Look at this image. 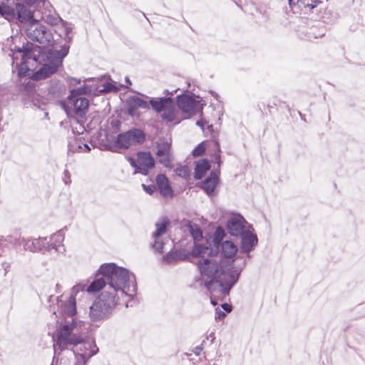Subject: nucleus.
I'll return each instance as SVG.
<instances>
[{
  "label": "nucleus",
  "mask_w": 365,
  "mask_h": 365,
  "mask_svg": "<svg viewBox=\"0 0 365 365\" xmlns=\"http://www.w3.org/2000/svg\"><path fill=\"white\" fill-rule=\"evenodd\" d=\"M96 275L108 279V285L90 306L89 318L93 322H99L109 318L120 300L131 295L130 282L133 277L129 271L114 263H104L100 266Z\"/></svg>",
  "instance_id": "f257e3e1"
},
{
  "label": "nucleus",
  "mask_w": 365,
  "mask_h": 365,
  "mask_svg": "<svg viewBox=\"0 0 365 365\" xmlns=\"http://www.w3.org/2000/svg\"><path fill=\"white\" fill-rule=\"evenodd\" d=\"M197 266L200 278L196 279L194 286H203L216 297L228 294L242 271L240 268L230 269L227 263L217 255L199 259Z\"/></svg>",
  "instance_id": "f03ea898"
},
{
  "label": "nucleus",
  "mask_w": 365,
  "mask_h": 365,
  "mask_svg": "<svg viewBox=\"0 0 365 365\" xmlns=\"http://www.w3.org/2000/svg\"><path fill=\"white\" fill-rule=\"evenodd\" d=\"M68 51L69 46L64 45L60 50L51 49L47 52L38 51V55H36L35 51L24 47V50L19 51L22 61L19 66L18 75L19 76L30 75V73L36 68L34 65L39 63L41 67L32 73V78L36 81L45 79L56 72L62 63L63 58L68 53Z\"/></svg>",
  "instance_id": "7ed1b4c3"
},
{
  "label": "nucleus",
  "mask_w": 365,
  "mask_h": 365,
  "mask_svg": "<svg viewBox=\"0 0 365 365\" xmlns=\"http://www.w3.org/2000/svg\"><path fill=\"white\" fill-rule=\"evenodd\" d=\"M59 324L56 331V338L53 344L54 358L58 360L62 351H71L76 342L80 340L81 335L73 334V329L75 321L73 317H58Z\"/></svg>",
  "instance_id": "20e7f679"
},
{
  "label": "nucleus",
  "mask_w": 365,
  "mask_h": 365,
  "mask_svg": "<svg viewBox=\"0 0 365 365\" xmlns=\"http://www.w3.org/2000/svg\"><path fill=\"white\" fill-rule=\"evenodd\" d=\"M88 300V294L86 289V284L79 283L74 285L70 292L69 296L64 294L57 298L58 309L53 312L56 317H73L76 313V303H86Z\"/></svg>",
  "instance_id": "39448f33"
},
{
  "label": "nucleus",
  "mask_w": 365,
  "mask_h": 365,
  "mask_svg": "<svg viewBox=\"0 0 365 365\" xmlns=\"http://www.w3.org/2000/svg\"><path fill=\"white\" fill-rule=\"evenodd\" d=\"M150 104L153 109L160 114L161 118L167 122L179 123L182 118L176 110L171 98H152Z\"/></svg>",
  "instance_id": "423d86ee"
},
{
  "label": "nucleus",
  "mask_w": 365,
  "mask_h": 365,
  "mask_svg": "<svg viewBox=\"0 0 365 365\" xmlns=\"http://www.w3.org/2000/svg\"><path fill=\"white\" fill-rule=\"evenodd\" d=\"M70 351L75 356L73 365H86L88 360L98 352V348L93 340H85L81 336Z\"/></svg>",
  "instance_id": "0eeeda50"
},
{
  "label": "nucleus",
  "mask_w": 365,
  "mask_h": 365,
  "mask_svg": "<svg viewBox=\"0 0 365 365\" xmlns=\"http://www.w3.org/2000/svg\"><path fill=\"white\" fill-rule=\"evenodd\" d=\"M145 140V135L139 129H132L127 132L119 134L111 148L112 151H117L118 149H128L130 147L141 144Z\"/></svg>",
  "instance_id": "6e6552de"
},
{
  "label": "nucleus",
  "mask_w": 365,
  "mask_h": 365,
  "mask_svg": "<svg viewBox=\"0 0 365 365\" xmlns=\"http://www.w3.org/2000/svg\"><path fill=\"white\" fill-rule=\"evenodd\" d=\"M92 82H96L95 85L85 84L84 86L71 91L68 98L70 100L76 98L78 96L82 94L107 93L113 91H116V88L106 79L101 80H91Z\"/></svg>",
  "instance_id": "1a4fd4ad"
},
{
  "label": "nucleus",
  "mask_w": 365,
  "mask_h": 365,
  "mask_svg": "<svg viewBox=\"0 0 365 365\" xmlns=\"http://www.w3.org/2000/svg\"><path fill=\"white\" fill-rule=\"evenodd\" d=\"M27 37L41 44H48L53 39V34L38 20L31 21L26 28Z\"/></svg>",
  "instance_id": "9d476101"
},
{
  "label": "nucleus",
  "mask_w": 365,
  "mask_h": 365,
  "mask_svg": "<svg viewBox=\"0 0 365 365\" xmlns=\"http://www.w3.org/2000/svg\"><path fill=\"white\" fill-rule=\"evenodd\" d=\"M185 231L190 234L195 241V246L191 252L192 257H198L200 259L211 256L210 248L197 242L202 238V232L197 225L188 222L185 225Z\"/></svg>",
  "instance_id": "9b49d317"
},
{
  "label": "nucleus",
  "mask_w": 365,
  "mask_h": 365,
  "mask_svg": "<svg viewBox=\"0 0 365 365\" xmlns=\"http://www.w3.org/2000/svg\"><path fill=\"white\" fill-rule=\"evenodd\" d=\"M177 103L179 109L182 111V119L201 112L204 106L202 99L199 97L195 98L190 95L179 96L177 98Z\"/></svg>",
  "instance_id": "f8f14e48"
},
{
  "label": "nucleus",
  "mask_w": 365,
  "mask_h": 365,
  "mask_svg": "<svg viewBox=\"0 0 365 365\" xmlns=\"http://www.w3.org/2000/svg\"><path fill=\"white\" fill-rule=\"evenodd\" d=\"M169 221L166 218L159 219L155 225V230L152 234V246L155 252H163L165 244L163 235L167 232Z\"/></svg>",
  "instance_id": "ddd939ff"
},
{
  "label": "nucleus",
  "mask_w": 365,
  "mask_h": 365,
  "mask_svg": "<svg viewBox=\"0 0 365 365\" xmlns=\"http://www.w3.org/2000/svg\"><path fill=\"white\" fill-rule=\"evenodd\" d=\"M170 147L171 141L169 139H159L157 142L156 157L158 161L165 168H172L173 165Z\"/></svg>",
  "instance_id": "4468645a"
},
{
  "label": "nucleus",
  "mask_w": 365,
  "mask_h": 365,
  "mask_svg": "<svg viewBox=\"0 0 365 365\" xmlns=\"http://www.w3.org/2000/svg\"><path fill=\"white\" fill-rule=\"evenodd\" d=\"M8 242L10 243H14V245H18L20 243L24 244V249L26 251H29L31 252H36L38 251H41L43 249L46 250V241L47 237H38L36 239H16L14 238L12 235H9L8 237Z\"/></svg>",
  "instance_id": "2eb2a0df"
},
{
  "label": "nucleus",
  "mask_w": 365,
  "mask_h": 365,
  "mask_svg": "<svg viewBox=\"0 0 365 365\" xmlns=\"http://www.w3.org/2000/svg\"><path fill=\"white\" fill-rule=\"evenodd\" d=\"M252 227L241 215L232 216L227 222V229L230 235L238 237L248 233Z\"/></svg>",
  "instance_id": "dca6fc26"
},
{
  "label": "nucleus",
  "mask_w": 365,
  "mask_h": 365,
  "mask_svg": "<svg viewBox=\"0 0 365 365\" xmlns=\"http://www.w3.org/2000/svg\"><path fill=\"white\" fill-rule=\"evenodd\" d=\"M138 170H135L134 173H141L144 175H147L149 170L152 169L155 165V161L150 153H139L138 154Z\"/></svg>",
  "instance_id": "f3484780"
},
{
  "label": "nucleus",
  "mask_w": 365,
  "mask_h": 365,
  "mask_svg": "<svg viewBox=\"0 0 365 365\" xmlns=\"http://www.w3.org/2000/svg\"><path fill=\"white\" fill-rule=\"evenodd\" d=\"M16 11L19 20L21 23L29 24L34 19V7L27 6L21 3H17L16 6Z\"/></svg>",
  "instance_id": "a211bd4d"
},
{
  "label": "nucleus",
  "mask_w": 365,
  "mask_h": 365,
  "mask_svg": "<svg viewBox=\"0 0 365 365\" xmlns=\"http://www.w3.org/2000/svg\"><path fill=\"white\" fill-rule=\"evenodd\" d=\"M64 240V233L62 230H59L54 233L47 239L46 241V250L53 249L57 252L63 253L65 252V247L63 245Z\"/></svg>",
  "instance_id": "6ab92c4d"
},
{
  "label": "nucleus",
  "mask_w": 365,
  "mask_h": 365,
  "mask_svg": "<svg viewBox=\"0 0 365 365\" xmlns=\"http://www.w3.org/2000/svg\"><path fill=\"white\" fill-rule=\"evenodd\" d=\"M156 183L160 193L163 197L170 199L173 197V190L165 175L163 174L158 175L156 177Z\"/></svg>",
  "instance_id": "aec40b11"
},
{
  "label": "nucleus",
  "mask_w": 365,
  "mask_h": 365,
  "mask_svg": "<svg viewBox=\"0 0 365 365\" xmlns=\"http://www.w3.org/2000/svg\"><path fill=\"white\" fill-rule=\"evenodd\" d=\"M253 229L249 230L248 233H244L242 237V250L245 252H250L257 243V237L252 233Z\"/></svg>",
  "instance_id": "412c9836"
},
{
  "label": "nucleus",
  "mask_w": 365,
  "mask_h": 365,
  "mask_svg": "<svg viewBox=\"0 0 365 365\" xmlns=\"http://www.w3.org/2000/svg\"><path fill=\"white\" fill-rule=\"evenodd\" d=\"M73 27L68 22L62 20L56 26V32L59 36L63 38L66 42L70 43L72 40V36L70 35Z\"/></svg>",
  "instance_id": "4be33fe9"
},
{
  "label": "nucleus",
  "mask_w": 365,
  "mask_h": 365,
  "mask_svg": "<svg viewBox=\"0 0 365 365\" xmlns=\"http://www.w3.org/2000/svg\"><path fill=\"white\" fill-rule=\"evenodd\" d=\"M88 105L89 103L87 98L83 97L76 98L73 102L75 113L80 117L84 116L88 111Z\"/></svg>",
  "instance_id": "5701e85b"
},
{
  "label": "nucleus",
  "mask_w": 365,
  "mask_h": 365,
  "mask_svg": "<svg viewBox=\"0 0 365 365\" xmlns=\"http://www.w3.org/2000/svg\"><path fill=\"white\" fill-rule=\"evenodd\" d=\"M218 183V176L216 172L212 171L210 176L202 183L203 190L208 194L212 195Z\"/></svg>",
  "instance_id": "b1692460"
},
{
  "label": "nucleus",
  "mask_w": 365,
  "mask_h": 365,
  "mask_svg": "<svg viewBox=\"0 0 365 365\" xmlns=\"http://www.w3.org/2000/svg\"><path fill=\"white\" fill-rule=\"evenodd\" d=\"M42 18L48 24L53 26H57L63 20L53 9L45 11L43 14Z\"/></svg>",
  "instance_id": "393cba45"
},
{
  "label": "nucleus",
  "mask_w": 365,
  "mask_h": 365,
  "mask_svg": "<svg viewBox=\"0 0 365 365\" xmlns=\"http://www.w3.org/2000/svg\"><path fill=\"white\" fill-rule=\"evenodd\" d=\"M221 252L227 258L234 257L237 252V247L230 240L223 241L221 244Z\"/></svg>",
  "instance_id": "a878e982"
},
{
  "label": "nucleus",
  "mask_w": 365,
  "mask_h": 365,
  "mask_svg": "<svg viewBox=\"0 0 365 365\" xmlns=\"http://www.w3.org/2000/svg\"><path fill=\"white\" fill-rule=\"evenodd\" d=\"M129 107L130 113L134 115L135 109L142 108L147 110L149 108V104L147 101L138 97H132L129 100Z\"/></svg>",
  "instance_id": "bb28decb"
},
{
  "label": "nucleus",
  "mask_w": 365,
  "mask_h": 365,
  "mask_svg": "<svg viewBox=\"0 0 365 365\" xmlns=\"http://www.w3.org/2000/svg\"><path fill=\"white\" fill-rule=\"evenodd\" d=\"M210 169V165L207 160H200L196 163L195 168V178L201 179L207 171Z\"/></svg>",
  "instance_id": "cd10ccee"
},
{
  "label": "nucleus",
  "mask_w": 365,
  "mask_h": 365,
  "mask_svg": "<svg viewBox=\"0 0 365 365\" xmlns=\"http://www.w3.org/2000/svg\"><path fill=\"white\" fill-rule=\"evenodd\" d=\"M187 255L185 250H177L168 252L164 257L163 260L168 264L175 263L178 261L185 259Z\"/></svg>",
  "instance_id": "c85d7f7f"
},
{
  "label": "nucleus",
  "mask_w": 365,
  "mask_h": 365,
  "mask_svg": "<svg viewBox=\"0 0 365 365\" xmlns=\"http://www.w3.org/2000/svg\"><path fill=\"white\" fill-rule=\"evenodd\" d=\"M106 279V281L103 278H99L96 280H94L87 288L86 291L88 293H93L99 291L101 289L103 290L106 289V286L108 285V279L106 277H104Z\"/></svg>",
  "instance_id": "c756f323"
},
{
  "label": "nucleus",
  "mask_w": 365,
  "mask_h": 365,
  "mask_svg": "<svg viewBox=\"0 0 365 365\" xmlns=\"http://www.w3.org/2000/svg\"><path fill=\"white\" fill-rule=\"evenodd\" d=\"M289 5H299L305 8L314 9L317 6V4L320 2L319 0H288Z\"/></svg>",
  "instance_id": "7c9ffc66"
},
{
  "label": "nucleus",
  "mask_w": 365,
  "mask_h": 365,
  "mask_svg": "<svg viewBox=\"0 0 365 365\" xmlns=\"http://www.w3.org/2000/svg\"><path fill=\"white\" fill-rule=\"evenodd\" d=\"M225 230L221 227H217L215 232L213 242L215 246H218L225 236Z\"/></svg>",
  "instance_id": "2f4dec72"
},
{
  "label": "nucleus",
  "mask_w": 365,
  "mask_h": 365,
  "mask_svg": "<svg viewBox=\"0 0 365 365\" xmlns=\"http://www.w3.org/2000/svg\"><path fill=\"white\" fill-rule=\"evenodd\" d=\"M176 174L179 175L180 177L186 178L190 175V169L187 165H179L176 168L175 170Z\"/></svg>",
  "instance_id": "473e14b6"
},
{
  "label": "nucleus",
  "mask_w": 365,
  "mask_h": 365,
  "mask_svg": "<svg viewBox=\"0 0 365 365\" xmlns=\"http://www.w3.org/2000/svg\"><path fill=\"white\" fill-rule=\"evenodd\" d=\"M205 145L204 143H202L197 145V148H195L193 151L192 154L195 157L200 156L202 155L205 151Z\"/></svg>",
  "instance_id": "72a5a7b5"
},
{
  "label": "nucleus",
  "mask_w": 365,
  "mask_h": 365,
  "mask_svg": "<svg viewBox=\"0 0 365 365\" xmlns=\"http://www.w3.org/2000/svg\"><path fill=\"white\" fill-rule=\"evenodd\" d=\"M142 187L144 191L149 195H152L155 190V186L154 185H146L145 184H143Z\"/></svg>",
  "instance_id": "f704fd0d"
},
{
  "label": "nucleus",
  "mask_w": 365,
  "mask_h": 365,
  "mask_svg": "<svg viewBox=\"0 0 365 365\" xmlns=\"http://www.w3.org/2000/svg\"><path fill=\"white\" fill-rule=\"evenodd\" d=\"M196 124L200 126L202 130H204V126L206 125H207L208 128L212 127V125H209L208 123L206 120H197Z\"/></svg>",
  "instance_id": "c9c22d12"
},
{
  "label": "nucleus",
  "mask_w": 365,
  "mask_h": 365,
  "mask_svg": "<svg viewBox=\"0 0 365 365\" xmlns=\"http://www.w3.org/2000/svg\"><path fill=\"white\" fill-rule=\"evenodd\" d=\"M225 317V314L222 310L216 309L215 312V319L221 320Z\"/></svg>",
  "instance_id": "e433bc0d"
},
{
  "label": "nucleus",
  "mask_w": 365,
  "mask_h": 365,
  "mask_svg": "<svg viewBox=\"0 0 365 365\" xmlns=\"http://www.w3.org/2000/svg\"><path fill=\"white\" fill-rule=\"evenodd\" d=\"M21 4H26L27 6H34L37 2V0H20Z\"/></svg>",
  "instance_id": "4c0bfd02"
},
{
  "label": "nucleus",
  "mask_w": 365,
  "mask_h": 365,
  "mask_svg": "<svg viewBox=\"0 0 365 365\" xmlns=\"http://www.w3.org/2000/svg\"><path fill=\"white\" fill-rule=\"evenodd\" d=\"M68 82L71 86H76L77 84L80 83L81 81H80V79H78V78H76L69 77L68 78Z\"/></svg>",
  "instance_id": "58836bf2"
},
{
  "label": "nucleus",
  "mask_w": 365,
  "mask_h": 365,
  "mask_svg": "<svg viewBox=\"0 0 365 365\" xmlns=\"http://www.w3.org/2000/svg\"><path fill=\"white\" fill-rule=\"evenodd\" d=\"M63 181H64L65 184H66V185H68L71 182V178H70V175L68 171L64 172Z\"/></svg>",
  "instance_id": "ea45409f"
},
{
  "label": "nucleus",
  "mask_w": 365,
  "mask_h": 365,
  "mask_svg": "<svg viewBox=\"0 0 365 365\" xmlns=\"http://www.w3.org/2000/svg\"><path fill=\"white\" fill-rule=\"evenodd\" d=\"M128 160L130 163V165H132L133 167L135 168H136L135 170H138V162L136 163L135 160L133 158H128Z\"/></svg>",
  "instance_id": "a19ab883"
},
{
  "label": "nucleus",
  "mask_w": 365,
  "mask_h": 365,
  "mask_svg": "<svg viewBox=\"0 0 365 365\" xmlns=\"http://www.w3.org/2000/svg\"><path fill=\"white\" fill-rule=\"evenodd\" d=\"M222 307L223 308V309L225 311H226L227 312H230L232 311V307L230 304H227V303H225L222 305Z\"/></svg>",
  "instance_id": "79ce46f5"
},
{
  "label": "nucleus",
  "mask_w": 365,
  "mask_h": 365,
  "mask_svg": "<svg viewBox=\"0 0 365 365\" xmlns=\"http://www.w3.org/2000/svg\"><path fill=\"white\" fill-rule=\"evenodd\" d=\"M83 144L84 143H78V148L77 149H76L73 145H70V146L71 147L72 149H73L74 150H78L80 152H82L83 151Z\"/></svg>",
  "instance_id": "37998d69"
},
{
  "label": "nucleus",
  "mask_w": 365,
  "mask_h": 365,
  "mask_svg": "<svg viewBox=\"0 0 365 365\" xmlns=\"http://www.w3.org/2000/svg\"><path fill=\"white\" fill-rule=\"evenodd\" d=\"M202 350V347L201 346H198L195 348L194 352L195 353V354L199 355Z\"/></svg>",
  "instance_id": "c03bdc74"
},
{
  "label": "nucleus",
  "mask_w": 365,
  "mask_h": 365,
  "mask_svg": "<svg viewBox=\"0 0 365 365\" xmlns=\"http://www.w3.org/2000/svg\"><path fill=\"white\" fill-rule=\"evenodd\" d=\"M91 150V148L87 144H83V149L82 152H88Z\"/></svg>",
  "instance_id": "a18cd8bd"
},
{
  "label": "nucleus",
  "mask_w": 365,
  "mask_h": 365,
  "mask_svg": "<svg viewBox=\"0 0 365 365\" xmlns=\"http://www.w3.org/2000/svg\"><path fill=\"white\" fill-rule=\"evenodd\" d=\"M126 81L128 82L130 85L131 84V82L128 80V78H126Z\"/></svg>",
  "instance_id": "49530a36"
}]
</instances>
